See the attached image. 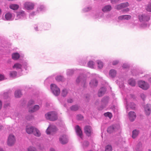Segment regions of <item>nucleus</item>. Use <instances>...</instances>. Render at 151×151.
Returning a JSON list of instances; mask_svg holds the SVG:
<instances>
[{
    "instance_id": "1",
    "label": "nucleus",
    "mask_w": 151,
    "mask_h": 151,
    "mask_svg": "<svg viewBox=\"0 0 151 151\" xmlns=\"http://www.w3.org/2000/svg\"><path fill=\"white\" fill-rule=\"evenodd\" d=\"M27 62L25 61L22 60L19 63H15L13 66L12 68L13 69L19 70L22 72L23 69L27 70Z\"/></svg>"
},
{
    "instance_id": "2",
    "label": "nucleus",
    "mask_w": 151,
    "mask_h": 151,
    "mask_svg": "<svg viewBox=\"0 0 151 151\" xmlns=\"http://www.w3.org/2000/svg\"><path fill=\"white\" fill-rule=\"evenodd\" d=\"M26 131L28 134L33 133L35 136L40 137V131L35 128L33 127H27L26 128Z\"/></svg>"
},
{
    "instance_id": "3",
    "label": "nucleus",
    "mask_w": 151,
    "mask_h": 151,
    "mask_svg": "<svg viewBox=\"0 0 151 151\" xmlns=\"http://www.w3.org/2000/svg\"><path fill=\"white\" fill-rule=\"evenodd\" d=\"M46 119L50 121H54L58 118L57 113L55 111H51L45 114Z\"/></svg>"
},
{
    "instance_id": "4",
    "label": "nucleus",
    "mask_w": 151,
    "mask_h": 151,
    "mask_svg": "<svg viewBox=\"0 0 151 151\" xmlns=\"http://www.w3.org/2000/svg\"><path fill=\"white\" fill-rule=\"evenodd\" d=\"M34 101L32 100L29 101L28 103V106L29 108V111L30 113H33L36 111L40 108L39 106L37 105H35L33 107H30V106L34 104Z\"/></svg>"
},
{
    "instance_id": "5",
    "label": "nucleus",
    "mask_w": 151,
    "mask_h": 151,
    "mask_svg": "<svg viewBox=\"0 0 151 151\" xmlns=\"http://www.w3.org/2000/svg\"><path fill=\"white\" fill-rule=\"evenodd\" d=\"M16 13V20L24 19L26 18L27 14L24 11L20 10L17 11Z\"/></svg>"
},
{
    "instance_id": "6",
    "label": "nucleus",
    "mask_w": 151,
    "mask_h": 151,
    "mask_svg": "<svg viewBox=\"0 0 151 151\" xmlns=\"http://www.w3.org/2000/svg\"><path fill=\"white\" fill-rule=\"evenodd\" d=\"M50 27V25L49 24L45 23L44 24L42 23L39 24H38V26L35 28V30H41L42 28L45 30H47Z\"/></svg>"
},
{
    "instance_id": "7",
    "label": "nucleus",
    "mask_w": 151,
    "mask_h": 151,
    "mask_svg": "<svg viewBox=\"0 0 151 151\" xmlns=\"http://www.w3.org/2000/svg\"><path fill=\"white\" fill-rule=\"evenodd\" d=\"M50 88L52 93L55 96H58L60 94V88L55 84H51Z\"/></svg>"
},
{
    "instance_id": "8",
    "label": "nucleus",
    "mask_w": 151,
    "mask_h": 151,
    "mask_svg": "<svg viewBox=\"0 0 151 151\" xmlns=\"http://www.w3.org/2000/svg\"><path fill=\"white\" fill-rule=\"evenodd\" d=\"M76 82L77 83L81 82L83 84V86L84 87H85L87 85V83H86V78L82 75H80L76 79Z\"/></svg>"
},
{
    "instance_id": "9",
    "label": "nucleus",
    "mask_w": 151,
    "mask_h": 151,
    "mask_svg": "<svg viewBox=\"0 0 151 151\" xmlns=\"http://www.w3.org/2000/svg\"><path fill=\"white\" fill-rule=\"evenodd\" d=\"M117 130L119 132L121 131L120 126L119 125H112L109 127L107 129V132L110 133L113 132L114 131H116Z\"/></svg>"
},
{
    "instance_id": "10",
    "label": "nucleus",
    "mask_w": 151,
    "mask_h": 151,
    "mask_svg": "<svg viewBox=\"0 0 151 151\" xmlns=\"http://www.w3.org/2000/svg\"><path fill=\"white\" fill-rule=\"evenodd\" d=\"M109 100L108 97H105L103 98L101 102V106L98 109L99 110H102L107 104Z\"/></svg>"
},
{
    "instance_id": "11",
    "label": "nucleus",
    "mask_w": 151,
    "mask_h": 151,
    "mask_svg": "<svg viewBox=\"0 0 151 151\" xmlns=\"http://www.w3.org/2000/svg\"><path fill=\"white\" fill-rule=\"evenodd\" d=\"M15 139L14 136L12 134H10L8 137L7 144L9 146H11L15 143Z\"/></svg>"
},
{
    "instance_id": "12",
    "label": "nucleus",
    "mask_w": 151,
    "mask_h": 151,
    "mask_svg": "<svg viewBox=\"0 0 151 151\" xmlns=\"http://www.w3.org/2000/svg\"><path fill=\"white\" fill-rule=\"evenodd\" d=\"M57 128L56 127L53 125H50L47 129L46 132L47 134H52V133L56 132Z\"/></svg>"
},
{
    "instance_id": "13",
    "label": "nucleus",
    "mask_w": 151,
    "mask_h": 151,
    "mask_svg": "<svg viewBox=\"0 0 151 151\" xmlns=\"http://www.w3.org/2000/svg\"><path fill=\"white\" fill-rule=\"evenodd\" d=\"M34 4L32 2H27L24 4V6L27 10H32L34 8Z\"/></svg>"
},
{
    "instance_id": "14",
    "label": "nucleus",
    "mask_w": 151,
    "mask_h": 151,
    "mask_svg": "<svg viewBox=\"0 0 151 151\" xmlns=\"http://www.w3.org/2000/svg\"><path fill=\"white\" fill-rule=\"evenodd\" d=\"M129 6V4L128 2L122 3L116 5L115 7V9L118 10H120L125 7L128 6Z\"/></svg>"
},
{
    "instance_id": "15",
    "label": "nucleus",
    "mask_w": 151,
    "mask_h": 151,
    "mask_svg": "<svg viewBox=\"0 0 151 151\" xmlns=\"http://www.w3.org/2000/svg\"><path fill=\"white\" fill-rule=\"evenodd\" d=\"M5 20L7 21H11L14 18V15L10 12L6 13L5 15Z\"/></svg>"
},
{
    "instance_id": "16",
    "label": "nucleus",
    "mask_w": 151,
    "mask_h": 151,
    "mask_svg": "<svg viewBox=\"0 0 151 151\" xmlns=\"http://www.w3.org/2000/svg\"><path fill=\"white\" fill-rule=\"evenodd\" d=\"M60 142L62 144H64L67 143L68 141L67 136L63 135L61 136L59 138Z\"/></svg>"
},
{
    "instance_id": "17",
    "label": "nucleus",
    "mask_w": 151,
    "mask_h": 151,
    "mask_svg": "<svg viewBox=\"0 0 151 151\" xmlns=\"http://www.w3.org/2000/svg\"><path fill=\"white\" fill-rule=\"evenodd\" d=\"M92 130L91 127L86 126L84 128V132L88 136H90L92 133Z\"/></svg>"
},
{
    "instance_id": "18",
    "label": "nucleus",
    "mask_w": 151,
    "mask_h": 151,
    "mask_svg": "<svg viewBox=\"0 0 151 151\" xmlns=\"http://www.w3.org/2000/svg\"><path fill=\"white\" fill-rule=\"evenodd\" d=\"M75 129L77 135L79 136L81 139H82V132L80 127L79 126L76 125L75 127Z\"/></svg>"
},
{
    "instance_id": "19",
    "label": "nucleus",
    "mask_w": 151,
    "mask_h": 151,
    "mask_svg": "<svg viewBox=\"0 0 151 151\" xmlns=\"http://www.w3.org/2000/svg\"><path fill=\"white\" fill-rule=\"evenodd\" d=\"M128 115L129 120L132 122H133L136 116L135 113L132 111L129 112Z\"/></svg>"
},
{
    "instance_id": "20",
    "label": "nucleus",
    "mask_w": 151,
    "mask_h": 151,
    "mask_svg": "<svg viewBox=\"0 0 151 151\" xmlns=\"http://www.w3.org/2000/svg\"><path fill=\"white\" fill-rule=\"evenodd\" d=\"M145 110L146 114L149 115L150 114L151 111V105L147 104L146 105L145 107Z\"/></svg>"
},
{
    "instance_id": "21",
    "label": "nucleus",
    "mask_w": 151,
    "mask_h": 151,
    "mask_svg": "<svg viewBox=\"0 0 151 151\" xmlns=\"http://www.w3.org/2000/svg\"><path fill=\"white\" fill-rule=\"evenodd\" d=\"M106 89L105 88L102 87L99 90L98 93V95L99 97L102 96L105 93Z\"/></svg>"
},
{
    "instance_id": "22",
    "label": "nucleus",
    "mask_w": 151,
    "mask_h": 151,
    "mask_svg": "<svg viewBox=\"0 0 151 151\" xmlns=\"http://www.w3.org/2000/svg\"><path fill=\"white\" fill-rule=\"evenodd\" d=\"M111 9V6L110 5H108L104 6L102 9V10L104 12H106L110 11Z\"/></svg>"
},
{
    "instance_id": "23",
    "label": "nucleus",
    "mask_w": 151,
    "mask_h": 151,
    "mask_svg": "<svg viewBox=\"0 0 151 151\" xmlns=\"http://www.w3.org/2000/svg\"><path fill=\"white\" fill-rule=\"evenodd\" d=\"M9 75L10 77L13 78H14L19 76L17 75V72L15 71H10L9 73Z\"/></svg>"
},
{
    "instance_id": "24",
    "label": "nucleus",
    "mask_w": 151,
    "mask_h": 151,
    "mask_svg": "<svg viewBox=\"0 0 151 151\" xmlns=\"http://www.w3.org/2000/svg\"><path fill=\"white\" fill-rule=\"evenodd\" d=\"M97 84L98 81L96 79L92 80L89 83L91 87L96 86H97Z\"/></svg>"
},
{
    "instance_id": "25",
    "label": "nucleus",
    "mask_w": 151,
    "mask_h": 151,
    "mask_svg": "<svg viewBox=\"0 0 151 151\" xmlns=\"http://www.w3.org/2000/svg\"><path fill=\"white\" fill-rule=\"evenodd\" d=\"M149 84L145 81H142V89L144 90H146L149 88Z\"/></svg>"
},
{
    "instance_id": "26",
    "label": "nucleus",
    "mask_w": 151,
    "mask_h": 151,
    "mask_svg": "<svg viewBox=\"0 0 151 151\" xmlns=\"http://www.w3.org/2000/svg\"><path fill=\"white\" fill-rule=\"evenodd\" d=\"M19 54L17 52L13 53L12 55V58L14 60H18L20 57Z\"/></svg>"
},
{
    "instance_id": "27",
    "label": "nucleus",
    "mask_w": 151,
    "mask_h": 151,
    "mask_svg": "<svg viewBox=\"0 0 151 151\" xmlns=\"http://www.w3.org/2000/svg\"><path fill=\"white\" fill-rule=\"evenodd\" d=\"M116 71L114 69H111L109 72V75L112 78L115 77L116 74Z\"/></svg>"
},
{
    "instance_id": "28",
    "label": "nucleus",
    "mask_w": 151,
    "mask_h": 151,
    "mask_svg": "<svg viewBox=\"0 0 151 151\" xmlns=\"http://www.w3.org/2000/svg\"><path fill=\"white\" fill-rule=\"evenodd\" d=\"M45 8L43 5H40L38 6L37 9V13L44 11L45 10Z\"/></svg>"
},
{
    "instance_id": "29",
    "label": "nucleus",
    "mask_w": 151,
    "mask_h": 151,
    "mask_svg": "<svg viewBox=\"0 0 151 151\" xmlns=\"http://www.w3.org/2000/svg\"><path fill=\"white\" fill-rule=\"evenodd\" d=\"M139 131L136 129L134 130L132 132V137L133 139L135 138L139 134Z\"/></svg>"
},
{
    "instance_id": "30",
    "label": "nucleus",
    "mask_w": 151,
    "mask_h": 151,
    "mask_svg": "<svg viewBox=\"0 0 151 151\" xmlns=\"http://www.w3.org/2000/svg\"><path fill=\"white\" fill-rule=\"evenodd\" d=\"M15 97L18 98L20 97L22 95L21 91L20 90H16L15 92Z\"/></svg>"
},
{
    "instance_id": "31",
    "label": "nucleus",
    "mask_w": 151,
    "mask_h": 151,
    "mask_svg": "<svg viewBox=\"0 0 151 151\" xmlns=\"http://www.w3.org/2000/svg\"><path fill=\"white\" fill-rule=\"evenodd\" d=\"M9 8L13 10H16L19 8V6L16 4H12L10 5Z\"/></svg>"
},
{
    "instance_id": "32",
    "label": "nucleus",
    "mask_w": 151,
    "mask_h": 151,
    "mask_svg": "<svg viewBox=\"0 0 151 151\" xmlns=\"http://www.w3.org/2000/svg\"><path fill=\"white\" fill-rule=\"evenodd\" d=\"M129 84L132 86H134L135 85V81L133 78L129 79L128 81Z\"/></svg>"
},
{
    "instance_id": "33",
    "label": "nucleus",
    "mask_w": 151,
    "mask_h": 151,
    "mask_svg": "<svg viewBox=\"0 0 151 151\" xmlns=\"http://www.w3.org/2000/svg\"><path fill=\"white\" fill-rule=\"evenodd\" d=\"M89 68H93L94 65V62L92 61H90L87 64Z\"/></svg>"
},
{
    "instance_id": "34",
    "label": "nucleus",
    "mask_w": 151,
    "mask_h": 151,
    "mask_svg": "<svg viewBox=\"0 0 151 151\" xmlns=\"http://www.w3.org/2000/svg\"><path fill=\"white\" fill-rule=\"evenodd\" d=\"M142 147V143L141 142H139L137 145L135 150L136 151H139L141 150Z\"/></svg>"
},
{
    "instance_id": "35",
    "label": "nucleus",
    "mask_w": 151,
    "mask_h": 151,
    "mask_svg": "<svg viewBox=\"0 0 151 151\" xmlns=\"http://www.w3.org/2000/svg\"><path fill=\"white\" fill-rule=\"evenodd\" d=\"M55 80L58 81H64L63 77L61 76H58L55 78Z\"/></svg>"
},
{
    "instance_id": "36",
    "label": "nucleus",
    "mask_w": 151,
    "mask_h": 151,
    "mask_svg": "<svg viewBox=\"0 0 151 151\" xmlns=\"http://www.w3.org/2000/svg\"><path fill=\"white\" fill-rule=\"evenodd\" d=\"M126 107L127 109L130 107L132 109H134L135 108V105L133 103H131L130 105H129L127 104Z\"/></svg>"
},
{
    "instance_id": "37",
    "label": "nucleus",
    "mask_w": 151,
    "mask_h": 151,
    "mask_svg": "<svg viewBox=\"0 0 151 151\" xmlns=\"http://www.w3.org/2000/svg\"><path fill=\"white\" fill-rule=\"evenodd\" d=\"M74 70L73 69H68L67 70V75L70 76L72 75L74 73Z\"/></svg>"
},
{
    "instance_id": "38",
    "label": "nucleus",
    "mask_w": 151,
    "mask_h": 151,
    "mask_svg": "<svg viewBox=\"0 0 151 151\" xmlns=\"http://www.w3.org/2000/svg\"><path fill=\"white\" fill-rule=\"evenodd\" d=\"M97 63L99 68L101 69L103 66V63L101 61L99 60H98L97 61Z\"/></svg>"
},
{
    "instance_id": "39",
    "label": "nucleus",
    "mask_w": 151,
    "mask_h": 151,
    "mask_svg": "<svg viewBox=\"0 0 151 151\" xmlns=\"http://www.w3.org/2000/svg\"><path fill=\"white\" fill-rule=\"evenodd\" d=\"M112 147L111 145H108L105 147V151H112Z\"/></svg>"
},
{
    "instance_id": "40",
    "label": "nucleus",
    "mask_w": 151,
    "mask_h": 151,
    "mask_svg": "<svg viewBox=\"0 0 151 151\" xmlns=\"http://www.w3.org/2000/svg\"><path fill=\"white\" fill-rule=\"evenodd\" d=\"M68 93V91L67 89H64L62 92L61 95L63 97H65Z\"/></svg>"
},
{
    "instance_id": "41",
    "label": "nucleus",
    "mask_w": 151,
    "mask_h": 151,
    "mask_svg": "<svg viewBox=\"0 0 151 151\" xmlns=\"http://www.w3.org/2000/svg\"><path fill=\"white\" fill-rule=\"evenodd\" d=\"M79 108L78 106L77 105H73L70 107V109L73 111H75L78 110Z\"/></svg>"
},
{
    "instance_id": "42",
    "label": "nucleus",
    "mask_w": 151,
    "mask_h": 151,
    "mask_svg": "<svg viewBox=\"0 0 151 151\" xmlns=\"http://www.w3.org/2000/svg\"><path fill=\"white\" fill-rule=\"evenodd\" d=\"M150 19V17L148 16L144 15L142 16V21H147Z\"/></svg>"
},
{
    "instance_id": "43",
    "label": "nucleus",
    "mask_w": 151,
    "mask_h": 151,
    "mask_svg": "<svg viewBox=\"0 0 151 151\" xmlns=\"http://www.w3.org/2000/svg\"><path fill=\"white\" fill-rule=\"evenodd\" d=\"M104 115L106 117H108L110 119L112 117V114L110 112H107L104 114Z\"/></svg>"
},
{
    "instance_id": "44",
    "label": "nucleus",
    "mask_w": 151,
    "mask_h": 151,
    "mask_svg": "<svg viewBox=\"0 0 151 151\" xmlns=\"http://www.w3.org/2000/svg\"><path fill=\"white\" fill-rule=\"evenodd\" d=\"M146 10L148 12H151V3H149L146 8Z\"/></svg>"
},
{
    "instance_id": "45",
    "label": "nucleus",
    "mask_w": 151,
    "mask_h": 151,
    "mask_svg": "<svg viewBox=\"0 0 151 151\" xmlns=\"http://www.w3.org/2000/svg\"><path fill=\"white\" fill-rule=\"evenodd\" d=\"M89 145V143L88 141H85L82 145L83 147L84 148L87 147Z\"/></svg>"
},
{
    "instance_id": "46",
    "label": "nucleus",
    "mask_w": 151,
    "mask_h": 151,
    "mask_svg": "<svg viewBox=\"0 0 151 151\" xmlns=\"http://www.w3.org/2000/svg\"><path fill=\"white\" fill-rule=\"evenodd\" d=\"M91 7H88L85 8H84V9H83V12H87L89 11V10H91Z\"/></svg>"
},
{
    "instance_id": "47",
    "label": "nucleus",
    "mask_w": 151,
    "mask_h": 151,
    "mask_svg": "<svg viewBox=\"0 0 151 151\" xmlns=\"http://www.w3.org/2000/svg\"><path fill=\"white\" fill-rule=\"evenodd\" d=\"M76 118L77 120H81L83 118V116L81 114H78L76 116Z\"/></svg>"
},
{
    "instance_id": "48",
    "label": "nucleus",
    "mask_w": 151,
    "mask_h": 151,
    "mask_svg": "<svg viewBox=\"0 0 151 151\" xmlns=\"http://www.w3.org/2000/svg\"><path fill=\"white\" fill-rule=\"evenodd\" d=\"M131 18V16L129 15H124V20H129Z\"/></svg>"
},
{
    "instance_id": "49",
    "label": "nucleus",
    "mask_w": 151,
    "mask_h": 151,
    "mask_svg": "<svg viewBox=\"0 0 151 151\" xmlns=\"http://www.w3.org/2000/svg\"><path fill=\"white\" fill-rule=\"evenodd\" d=\"M118 19L119 21H121L124 20V15H121L119 16L118 17Z\"/></svg>"
},
{
    "instance_id": "50",
    "label": "nucleus",
    "mask_w": 151,
    "mask_h": 151,
    "mask_svg": "<svg viewBox=\"0 0 151 151\" xmlns=\"http://www.w3.org/2000/svg\"><path fill=\"white\" fill-rule=\"evenodd\" d=\"M37 12V11L36 12H33L31 13L29 15V18H31L33 16L35 15L36 14Z\"/></svg>"
},
{
    "instance_id": "51",
    "label": "nucleus",
    "mask_w": 151,
    "mask_h": 151,
    "mask_svg": "<svg viewBox=\"0 0 151 151\" xmlns=\"http://www.w3.org/2000/svg\"><path fill=\"white\" fill-rule=\"evenodd\" d=\"M122 68H123L125 69V68H128L129 66L128 64L127 63H124L123 65L122 66Z\"/></svg>"
},
{
    "instance_id": "52",
    "label": "nucleus",
    "mask_w": 151,
    "mask_h": 151,
    "mask_svg": "<svg viewBox=\"0 0 151 151\" xmlns=\"http://www.w3.org/2000/svg\"><path fill=\"white\" fill-rule=\"evenodd\" d=\"M4 78L5 77L4 75L0 74V81L4 80Z\"/></svg>"
},
{
    "instance_id": "53",
    "label": "nucleus",
    "mask_w": 151,
    "mask_h": 151,
    "mask_svg": "<svg viewBox=\"0 0 151 151\" xmlns=\"http://www.w3.org/2000/svg\"><path fill=\"white\" fill-rule=\"evenodd\" d=\"M120 0H111V2L113 4H115L118 2Z\"/></svg>"
},
{
    "instance_id": "54",
    "label": "nucleus",
    "mask_w": 151,
    "mask_h": 151,
    "mask_svg": "<svg viewBox=\"0 0 151 151\" xmlns=\"http://www.w3.org/2000/svg\"><path fill=\"white\" fill-rule=\"evenodd\" d=\"M118 62L119 61L116 60L112 62V64L114 65H115L118 64Z\"/></svg>"
},
{
    "instance_id": "55",
    "label": "nucleus",
    "mask_w": 151,
    "mask_h": 151,
    "mask_svg": "<svg viewBox=\"0 0 151 151\" xmlns=\"http://www.w3.org/2000/svg\"><path fill=\"white\" fill-rule=\"evenodd\" d=\"M138 86L140 88H142V81H139L138 82Z\"/></svg>"
},
{
    "instance_id": "56",
    "label": "nucleus",
    "mask_w": 151,
    "mask_h": 151,
    "mask_svg": "<svg viewBox=\"0 0 151 151\" xmlns=\"http://www.w3.org/2000/svg\"><path fill=\"white\" fill-rule=\"evenodd\" d=\"M33 147H30L28 148V151H35Z\"/></svg>"
},
{
    "instance_id": "57",
    "label": "nucleus",
    "mask_w": 151,
    "mask_h": 151,
    "mask_svg": "<svg viewBox=\"0 0 151 151\" xmlns=\"http://www.w3.org/2000/svg\"><path fill=\"white\" fill-rule=\"evenodd\" d=\"M73 101V100L71 99H69L68 100V102L69 103H71Z\"/></svg>"
},
{
    "instance_id": "58",
    "label": "nucleus",
    "mask_w": 151,
    "mask_h": 151,
    "mask_svg": "<svg viewBox=\"0 0 151 151\" xmlns=\"http://www.w3.org/2000/svg\"><path fill=\"white\" fill-rule=\"evenodd\" d=\"M9 106V103H7V104H5L4 105V107L5 108L8 107V106Z\"/></svg>"
},
{
    "instance_id": "59",
    "label": "nucleus",
    "mask_w": 151,
    "mask_h": 151,
    "mask_svg": "<svg viewBox=\"0 0 151 151\" xmlns=\"http://www.w3.org/2000/svg\"><path fill=\"white\" fill-rule=\"evenodd\" d=\"M129 8H126V9H124V10H123V12H125H125H127V11H129Z\"/></svg>"
},
{
    "instance_id": "60",
    "label": "nucleus",
    "mask_w": 151,
    "mask_h": 151,
    "mask_svg": "<svg viewBox=\"0 0 151 151\" xmlns=\"http://www.w3.org/2000/svg\"><path fill=\"white\" fill-rule=\"evenodd\" d=\"M50 151H55V150L53 148H51L50 149Z\"/></svg>"
},
{
    "instance_id": "61",
    "label": "nucleus",
    "mask_w": 151,
    "mask_h": 151,
    "mask_svg": "<svg viewBox=\"0 0 151 151\" xmlns=\"http://www.w3.org/2000/svg\"><path fill=\"white\" fill-rule=\"evenodd\" d=\"M2 103L1 101L0 100V109L1 108Z\"/></svg>"
},
{
    "instance_id": "62",
    "label": "nucleus",
    "mask_w": 151,
    "mask_h": 151,
    "mask_svg": "<svg viewBox=\"0 0 151 151\" xmlns=\"http://www.w3.org/2000/svg\"><path fill=\"white\" fill-rule=\"evenodd\" d=\"M139 20L140 21V22H141V20H142V18L140 17V16H139Z\"/></svg>"
},
{
    "instance_id": "63",
    "label": "nucleus",
    "mask_w": 151,
    "mask_h": 151,
    "mask_svg": "<svg viewBox=\"0 0 151 151\" xmlns=\"http://www.w3.org/2000/svg\"><path fill=\"white\" fill-rule=\"evenodd\" d=\"M149 81L151 83V78H150L149 79Z\"/></svg>"
},
{
    "instance_id": "64",
    "label": "nucleus",
    "mask_w": 151,
    "mask_h": 151,
    "mask_svg": "<svg viewBox=\"0 0 151 151\" xmlns=\"http://www.w3.org/2000/svg\"><path fill=\"white\" fill-rule=\"evenodd\" d=\"M0 151H3V150L2 148L0 147Z\"/></svg>"
}]
</instances>
